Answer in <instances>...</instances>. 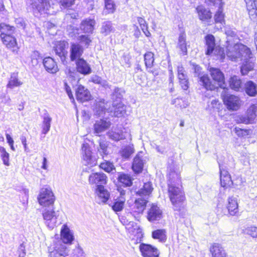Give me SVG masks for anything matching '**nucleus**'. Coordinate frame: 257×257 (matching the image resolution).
Instances as JSON below:
<instances>
[{"label": "nucleus", "instance_id": "obj_15", "mask_svg": "<svg viewBox=\"0 0 257 257\" xmlns=\"http://www.w3.org/2000/svg\"><path fill=\"white\" fill-rule=\"evenodd\" d=\"M225 168L223 165L219 164L220 184L222 187L227 188L232 185L233 182L230 174Z\"/></svg>", "mask_w": 257, "mask_h": 257}, {"label": "nucleus", "instance_id": "obj_28", "mask_svg": "<svg viewBox=\"0 0 257 257\" xmlns=\"http://www.w3.org/2000/svg\"><path fill=\"white\" fill-rule=\"evenodd\" d=\"M210 251L213 257H227V254L221 244L213 243L210 247Z\"/></svg>", "mask_w": 257, "mask_h": 257}, {"label": "nucleus", "instance_id": "obj_9", "mask_svg": "<svg viewBox=\"0 0 257 257\" xmlns=\"http://www.w3.org/2000/svg\"><path fill=\"white\" fill-rule=\"evenodd\" d=\"M225 105L229 110L236 111L243 104L242 101L236 95H226L223 98Z\"/></svg>", "mask_w": 257, "mask_h": 257}, {"label": "nucleus", "instance_id": "obj_42", "mask_svg": "<svg viewBox=\"0 0 257 257\" xmlns=\"http://www.w3.org/2000/svg\"><path fill=\"white\" fill-rule=\"evenodd\" d=\"M229 85L232 89L239 91L241 88L242 83L241 80L237 76H233L230 78Z\"/></svg>", "mask_w": 257, "mask_h": 257}, {"label": "nucleus", "instance_id": "obj_22", "mask_svg": "<svg viewBox=\"0 0 257 257\" xmlns=\"http://www.w3.org/2000/svg\"><path fill=\"white\" fill-rule=\"evenodd\" d=\"M76 97L78 101L84 102L90 100L91 95L87 88L81 85H79L76 89Z\"/></svg>", "mask_w": 257, "mask_h": 257}, {"label": "nucleus", "instance_id": "obj_8", "mask_svg": "<svg viewBox=\"0 0 257 257\" xmlns=\"http://www.w3.org/2000/svg\"><path fill=\"white\" fill-rule=\"evenodd\" d=\"M257 105L252 104L247 109L245 114L238 115L235 117V121L237 123H253L256 118Z\"/></svg>", "mask_w": 257, "mask_h": 257}, {"label": "nucleus", "instance_id": "obj_5", "mask_svg": "<svg viewBox=\"0 0 257 257\" xmlns=\"http://www.w3.org/2000/svg\"><path fill=\"white\" fill-rule=\"evenodd\" d=\"M39 204L44 208L54 206L55 201L54 194L50 188H42L37 197Z\"/></svg>", "mask_w": 257, "mask_h": 257}, {"label": "nucleus", "instance_id": "obj_37", "mask_svg": "<svg viewBox=\"0 0 257 257\" xmlns=\"http://www.w3.org/2000/svg\"><path fill=\"white\" fill-rule=\"evenodd\" d=\"M114 115L117 117L123 116L126 113V106L121 102L113 104Z\"/></svg>", "mask_w": 257, "mask_h": 257}, {"label": "nucleus", "instance_id": "obj_41", "mask_svg": "<svg viewBox=\"0 0 257 257\" xmlns=\"http://www.w3.org/2000/svg\"><path fill=\"white\" fill-rule=\"evenodd\" d=\"M22 84L23 82L18 79L17 75L13 74L11 75L7 87L10 89H13L15 87H19Z\"/></svg>", "mask_w": 257, "mask_h": 257}, {"label": "nucleus", "instance_id": "obj_17", "mask_svg": "<svg viewBox=\"0 0 257 257\" xmlns=\"http://www.w3.org/2000/svg\"><path fill=\"white\" fill-rule=\"evenodd\" d=\"M107 182V177L103 173H91L88 177V182L90 185H103Z\"/></svg>", "mask_w": 257, "mask_h": 257}, {"label": "nucleus", "instance_id": "obj_55", "mask_svg": "<svg viewBox=\"0 0 257 257\" xmlns=\"http://www.w3.org/2000/svg\"><path fill=\"white\" fill-rule=\"evenodd\" d=\"M99 167L101 169L108 173L112 172L115 169L113 164L108 161L101 163Z\"/></svg>", "mask_w": 257, "mask_h": 257}, {"label": "nucleus", "instance_id": "obj_20", "mask_svg": "<svg viewBox=\"0 0 257 257\" xmlns=\"http://www.w3.org/2000/svg\"><path fill=\"white\" fill-rule=\"evenodd\" d=\"M61 239L64 244H71L74 239L73 233L66 224H64L61 229Z\"/></svg>", "mask_w": 257, "mask_h": 257}, {"label": "nucleus", "instance_id": "obj_33", "mask_svg": "<svg viewBox=\"0 0 257 257\" xmlns=\"http://www.w3.org/2000/svg\"><path fill=\"white\" fill-rule=\"evenodd\" d=\"M108 138L111 140L118 141L125 139L122 132L116 128H112L107 133Z\"/></svg>", "mask_w": 257, "mask_h": 257}, {"label": "nucleus", "instance_id": "obj_4", "mask_svg": "<svg viewBox=\"0 0 257 257\" xmlns=\"http://www.w3.org/2000/svg\"><path fill=\"white\" fill-rule=\"evenodd\" d=\"M206 46V54L213 55L216 56L217 59L222 60L225 58V54L222 49L216 46L215 43V38L212 35H207L205 37Z\"/></svg>", "mask_w": 257, "mask_h": 257}, {"label": "nucleus", "instance_id": "obj_48", "mask_svg": "<svg viewBox=\"0 0 257 257\" xmlns=\"http://www.w3.org/2000/svg\"><path fill=\"white\" fill-rule=\"evenodd\" d=\"M113 31L112 24L110 22H104L102 23L100 33L104 36L109 35L111 32Z\"/></svg>", "mask_w": 257, "mask_h": 257}, {"label": "nucleus", "instance_id": "obj_44", "mask_svg": "<svg viewBox=\"0 0 257 257\" xmlns=\"http://www.w3.org/2000/svg\"><path fill=\"white\" fill-rule=\"evenodd\" d=\"M152 237L160 241L165 242L166 240V232L165 229H157L152 232Z\"/></svg>", "mask_w": 257, "mask_h": 257}, {"label": "nucleus", "instance_id": "obj_53", "mask_svg": "<svg viewBox=\"0 0 257 257\" xmlns=\"http://www.w3.org/2000/svg\"><path fill=\"white\" fill-rule=\"evenodd\" d=\"M0 155L4 164L6 166H9L10 165V155L3 147H0Z\"/></svg>", "mask_w": 257, "mask_h": 257}, {"label": "nucleus", "instance_id": "obj_36", "mask_svg": "<svg viewBox=\"0 0 257 257\" xmlns=\"http://www.w3.org/2000/svg\"><path fill=\"white\" fill-rule=\"evenodd\" d=\"M135 149L133 145H128L122 148L119 151L121 157L124 159H128L134 153Z\"/></svg>", "mask_w": 257, "mask_h": 257}, {"label": "nucleus", "instance_id": "obj_40", "mask_svg": "<svg viewBox=\"0 0 257 257\" xmlns=\"http://www.w3.org/2000/svg\"><path fill=\"white\" fill-rule=\"evenodd\" d=\"M125 201V197L117 198L111 205V208L114 212L121 211L123 207Z\"/></svg>", "mask_w": 257, "mask_h": 257}, {"label": "nucleus", "instance_id": "obj_43", "mask_svg": "<svg viewBox=\"0 0 257 257\" xmlns=\"http://www.w3.org/2000/svg\"><path fill=\"white\" fill-rule=\"evenodd\" d=\"M245 91L249 96H254L257 94V85L251 81H248L245 84Z\"/></svg>", "mask_w": 257, "mask_h": 257}, {"label": "nucleus", "instance_id": "obj_57", "mask_svg": "<svg viewBox=\"0 0 257 257\" xmlns=\"http://www.w3.org/2000/svg\"><path fill=\"white\" fill-rule=\"evenodd\" d=\"M75 0H60V5L64 9L69 8L75 3Z\"/></svg>", "mask_w": 257, "mask_h": 257}, {"label": "nucleus", "instance_id": "obj_11", "mask_svg": "<svg viewBox=\"0 0 257 257\" xmlns=\"http://www.w3.org/2000/svg\"><path fill=\"white\" fill-rule=\"evenodd\" d=\"M110 102L105 101L103 99L95 100L93 106L94 115L98 117H103L106 112H109Z\"/></svg>", "mask_w": 257, "mask_h": 257}, {"label": "nucleus", "instance_id": "obj_50", "mask_svg": "<svg viewBox=\"0 0 257 257\" xmlns=\"http://www.w3.org/2000/svg\"><path fill=\"white\" fill-rule=\"evenodd\" d=\"M154 54L151 52H148L144 55L145 65L148 68H151L154 62Z\"/></svg>", "mask_w": 257, "mask_h": 257}, {"label": "nucleus", "instance_id": "obj_3", "mask_svg": "<svg viewBox=\"0 0 257 257\" xmlns=\"http://www.w3.org/2000/svg\"><path fill=\"white\" fill-rule=\"evenodd\" d=\"M153 190V187L150 182L144 184L143 187L139 190L137 193L140 196H145V198L136 199L132 207V211L137 214H142L144 212L148 201L146 197L150 195Z\"/></svg>", "mask_w": 257, "mask_h": 257}, {"label": "nucleus", "instance_id": "obj_29", "mask_svg": "<svg viewBox=\"0 0 257 257\" xmlns=\"http://www.w3.org/2000/svg\"><path fill=\"white\" fill-rule=\"evenodd\" d=\"M95 21L93 19H86L80 24V29L85 33H92Z\"/></svg>", "mask_w": 257, "mask_h": 257}, {"label": "nucleus", "instance_id": "obj_63", "mask_svg": "<svg viewBox=\"0 0 257 257\" xmlns=\"http://www.w3.org/2000/svg\"><path fill=\"white\" fill-rule=\"evenodd\" d=\"M20 139H21V142L24 146L25 152H26L27 153L29 152V150L27 146L26 138L25 136H21Z\"/></svg>", "mask_w": 257, "mask_h": 257}, {"label": "nucleus", "instance_id": "obj_13", "mask_svg": "<svg viewBox=\"0 0 257 257\" xmlns=\"http://www.w3.org/2000/svg\"><path fill=\"white\" fill-rule=\"evenodd\" d=\"M50 257H65L68 255V250L66 246L59 242L50 248Z\"/></svg>", "mask_w": 257, "mask_h": 257}, {"label": "nucleus", "instance_id": "obj_31", "mask_svg": "<svg viewBox=\"0 0 257 257\" xmlns=\"http://www.w3.org/2000/svg\"><path fill=\"white\" fill-rule=\"evenodd\" d=\"M3 43L8 48L11 49L15 51L17 48L16 38L12 35H6L1 37Z\"/></svg>", "mask_w": 257, "mask_h": 257}, {"label": "nucleus", "instance_id": "obj_16", "mask_svg": "<svg viewBox=\"0 0 257 257\" xmlns=\"http://www.w3.org/2000/svg\"><path fill=\"white\" fill-rule=\"evenodd\" d=\"M96 199L99 204L106 203L110 197V193L103 185H97L95 191Z\"/></svg>", "mask_w": 257, "mask_h": 257}, {"label": "nucleus", "instance_id": "obj_24", "mask_svg": "<svg viewBox=\"0 0 257 257\" xmlns=\"http://www.w3.org/2000/svg\"><path fill=\"white\" fill-rule=\"evenodd\" d=\"M250 18L257 21V0H244Z\"/></svg>", "mask_w": 257, "mask_h": 257}, {"label": "nucleus", "instance_id": "obj_38", "mask_svg": "<svg viewBox=\"0 0 257 257\" xmlns=\"http://www.w3.org/2000/svg\"><path fill=\"white\" fill-rule=\"evenodd\" d=\"M15 31V27L5 23L0 24V37L13 35Z\"/></svg>", "mask_w": 257, "mask_h": 257}, {"label": "nucleus", "instance_id": "obj_19", "mask_svg": "<svg viewBox=\"0 0 257 257\" xmlns=\"http://www.w3.org/2000/svg\"><path fill=\"white\" fill-rule=\"evenodd\" d=\"M72 32H69V35L71 37L77 38L79 42L84 47L87 48L92 42V39L89 35H81L78 36V29H72Z\"/></svg>", "mask_w": 257, "mask_h": 257}, {"label": "nucleus", "instance_id": "obj_60", "mask_svg": "<svg viewBox=\"0 0 257 257\" xmlns=\"http://www.w3.org/2000/svg\"><path fill=\"white\" fill-rule=\"evenodd\" d=\"M205 2L210 6L217 5L219 7L222 6V0H205Z\"/></svg>", "mask_w": 257, "mask_h": 257}, {"label": "nucleus", "instance_id": "obj_39", "mask_svg": "<svg viewBox=\"0 0 257 257\" xmlns=\"http://www.w3.org/2000/svg\"><path fill=\"white\" fill-rule=\"evenodd\" d=\"M199 82L200 84L207 90H212L217 87L214 84L211 83V82L207 75H204L200 76Z\"/></svg>", "mask_w": 257, "mask_h": 257}, {"label": "nucleus", "instance_id": "obj_30", "mask_svg": "<svg viewBox=\"0 0 257 257\" xmlns=\"http://www.w3.org/2000/svg\"><path fill=\"white\" fill-rule=\"evenodd\" d=\"M31 5L35 14L37 12L41 14L47 13L45 8L47 6V3L46 0H33Z\"/></svg>", "mask_w": 257, "mask_h": 257}, {"label": "nucleus", "instance_id": "obj_21", "mask_svg": "<svg viewBox=\"0 0 257 257\" xmlns=\"http://www.w3.org/2000/svg\"><path fill=\"white\" fill-rule=\"evenodd\" d=\"M70 58L72 61L80 59L83 53V48L78 43H73L71 44L70 49Z\"/></svg>", "mask_w": 257, "mask_h": 257}, {"label": "nucleus", "instance_id": "obj_7", "mask_svg": "<svg viewBox=\"0 0 257 257\" xmlns=\"http://www.w3.org/2000/svg\"><path fill=\"white\" fill-rule=\"evenodd\" d=\"M81 156L85 165L93 167L97 165V159L92 155L91 148L88 143H83L82 145Z\"/></svg>", "mask_w": 257, "mask_h": 257}, {"label": "nucleus", "instance_id": "obj_56", "mask_svg": "<svg viewBox=\"0 0 257 257\" xmlns=\"http://www.w3.org/2000/svg\"><path fill=\"white\" fill-rule=\"evenodd\" d=\"M40 58V54L37 51H33L31 56V64L33 66H37L39 63V59Z\"/></svg>", "mask_w": 257, "mask_h": 257}, {"label": "nucleus", "instance_id": "obj_23", "mask_svg": "<svg viewBox=\"0 0 257 257\" xmlns=\"http://www.w3.org/2000/svg\"><path fill=\"white\" fill-rule=\"evenodd\" d=\"M162 218V211L157 205L153 204L148 211L147 218L150 221L159 220Z\"/></svg>", "mask_w": 257, "mask_h": 257}, {"label": "nucleus", "instance_id": "obj_46", "mask_svg": "<svg viewBox=\"0 0 257 257\" xmlns=\"http://www.w3.org/2000/svg\"><path fill=\"white\" fill-rule=\"evenodd\" d=\"M105 8L103 14L106 15L108 14H112L115 10V7L112 0H104Z\"/></svg>", "mask_w": 257, "mask_h": 257}, {"label": "nucleus", "instance_id": "obj_10", "mask_svg": "<svg viewBox=\"0 0 257 257\" xmlns=\"http://www.w3.org/2000/svg\"><path fill=\"white\" fill-rule=\"evenodd\" d=\"M68 43L64 41L56 42L54 46V50L57 55L61 59L62 63L67 64Z\"/></svg>", "mask_w": 257, "mask_h": 257}, {"label": "nucleus", "instance_id": "obj_34", "mask_svg": "<svg viewBox=\"0 0 257 257\" xmlns=\"http://www.w3.org/2000/svg\"><path fill=\"white\" fill-rule=\"evenodd\" d=\"M177 47L180 49L182 54L183 55L187 54V48L186 41V35L184 33H182L179 35Z\"/></svg>", "mask_w": 257, "mask_h": 257}, {"label": "nucleus", "instance_id": "obj_35", "mask_svg": "<svg viewBox=\"0 0 257 257\" xmlns=\"http://www.w3.org/2000/svg\"><path fill=\"white\" fill-rule=\"evenodd\" d=\"M199 19L202 21L207 20L211 18V13L209 10L200 6L196 8Z\"/></svg>", "mask_w": 257, "mask_h": 257}, {"label": "nucleus", "instance_id": "obj_14", "mask_svg": "<svg viewBox=\"0 0 257 257\" xmlns=\"http://www.w3.org/2000/svg\"><path fill=\"white\" fill-rule=\"evenodd\" d=\"M139 249L143 257H159L160 252L158 248L151 244L142 243Z\"/></svg>", "mask_w": 257, "mask_h": 257}, {"label": "nucleus", "instance_id": "obj_64", "mask_svg": "<svg viewBox=\"0 0 257 257\" xmlns=\"http://www.w3.org/2000/svg\"><path fill=\"white\" fill-rule=\"evenodd\" d=\"M90 81L96 84H99L101 82V78L97 75H93L91 77Z\"/></svg>", "mask_w": 257, "mask_h": 257}, {"label": "nucleus", "instance_id": "obj_6", "mask_svg": "<svg viewBox=\"0 0 257 257\" xmlns=\"http://www.w3.org/2000/svg\"><path fill=\"white\" fill-rule=\"evenodd\" d=\"M42 215L46 226L50 229H53L56 226L58 216L54 207L44 208Z\"/></svg>", "mask_w": 257, "mask_h": 257}, {"label": "nucleus", "instance_id": "obj_47", "mask_svg": "<svg viewBox=\"0 0 257 257\" xmlns=\"http://www.w3.org/2000/svg\"><path fill=\"white\" fill-rule=\"evenodd\" d=\"M98 152L103 158L104 156L108 155L110 153L108 148V143L104 141H100Z\"/></svg>", "mask_w": 257, "mask_h": 257}, {"label": "nucleus", "instance_id": "obj_25", "mask_svg": "<svg viewBox=\"0 0 257 257\" xmlns=\"http://www.w3.org/2000/svg\"><path fill=\"white\" fill-rule=\"evenodd\" d=\"M43 64L45 70L49 73L54 74L58 71V67L54 60L50 57L45 58Z\"/></svg>", "mask_w": 257, "mask_h": 257}, {"label": "nucleus", "instance_id": "obj_2", "mask_svg": "<svg viewBox=\"0 0 257 257\" xmlns=\"http://www.w3.org/2000/svg\"><path fill=\"white\" fill-rule=\"evenodd\" d=\"M170 184L168 186L170 200L176 210H180L185 200V196L181 186L180 173L171 172L169 174Z\"/></svg>", "mask_w": 257, "mask_h": 257}, {"label": "nucleus", "instance_id": "obj_26", "mask_svg": "<svg viewBox=\"0 0 257 257\" xmlns=\"http://www.w3.org/2000/svg\"><path fill=\"white\" fill-rule=\"evenodd\" d=\"M76 65L78 72L83 75H88L91 73V68L89 64L83 59L78 60Z\"/></svg>", "mask_w": 257, "mask_h": 257}, {"label": "nucleus", "instance_id": "obj_18", "mask_svg": "<svg viewBox=\"0 0 257 257\" xmlns=\"http://www.w3.org/2000/svg\"><path fill=\"white\" fill-rule=\"evenodd\" d=\"M212 79L217 83L218 86L225 88L224 76L223 73L218 68L211 67L209 69Z\"/></svg>", "mask_w": 257, "mask_h": 257}, {"label": "nucleus", "instance_id": "obj_58", "mask_svg": "<svg viewBox=\"0 0 257 257\" xmlns=\"http://www.w3.org/2000/svg\"><path fill=\"white\" fill-rule=\"evenodd\" d=\"M177 72L179 81L188 78L186 74L185 73L184 69L182 66L178 67Z\"/></svg>", "mask_w": 257, "mask_h": 257}, {"label": "nucleus", "instance_id": "obj_49", "mask_svg": "<svg viewBox=\"0 0 257 257\" xmlns=\"http://www.w3.org/2000/svg\"><path fill=\"white\" fill-rule=\"evenodd\" d=\"M51 121L52 118L48 114H46L44 116L43 121V134H46L49 131Z\"/></svg>", "mask_w": 257, "mask_h": 257}, {"label": "nucleus", "instance_id": "obj_32", "mask_svg": "<svg viewBox=\"0 0 257 257\" xmlns=\"http://www.w3.org/2000/svg\"><path fill=\"white\" fill-rule=\"evenodd\" d=\"M238 202L237 199L234 197H230L228 199L227 209L229 214L231 215H234L238 212Z\"/></svg>", "mask_w": 257, "mask_h": 257}, {"label": "nucleus", "instance_id": "obj_12", "mask_svg": "<svg viewBox=\"0 0 257 257\" xmlns=\"http://www.w3.org/2000/svg\"><path fill=\"white\" fill-rule=\"evenodd\" d=\"M146 162L147 158L144 156V153L143 152H139L134 158L132 163V168L135 173H141Z\"/></svg>", "mask_w": 257, "mask_h": 257}, {"label": "nucleus", "instance_id": "obj_54", "mask_svg": "<svg viewBox=\"0 0 257 257\" xmlns=\"http://www.w3.org/2000/svg\"><path fill=\"white\" fill-rule=\"evenodd\" d=\"M244 232L253 238H257V227L254 226L247 227L244 230Z\"/></svg>", "mask_w": 257, "mask_h": 257}, {"label": "nucleus", "instance_id": "obj_52", "mask_svg": "<svg viewBox=\"0 0 257 257\" xmlns=\"http://www.w3.org/2000/svg\"><path fill=\"white\" fill-rule=\"evenodd\" d=\"M120 182L126 186H130L132 184V180L130 175L125 174H121L118 177Z\"/></svg>", "mask_w": 257, "mask_h": 257}, {"label": "nucleus", "instance_id": "obj_45", "mask_svg": "<svg viewBox=\"0 0 257 257\" xmlns=\"http://www.w3.org/2000/svg\"><path fill=\"white\" fill-rule=\"evenodd\" d=\"M214 20L216 24H220L219 28L222 29V26L224 24V15L222 12V6L219 7L217 12L214 16Z\"/></svg>", "mask_w": 257, "mask_h": 257}, {"label": "nucleus", "instance_id": "obj_59", "mask_svg": "<svg viewBox=\"0 0 257 257\" xmlns=\"http://www.w3.org/2000/svg\"><path fill=\"white\" fill-rule=\"evenodd\" d=\"M234 131L238 137H244L248 135L249 134V130L241 129L239 127H235L234 130Z\"/></svg>", "mask_w": 257, "mask_h": 257}, {"label": "nucleus", "instance_id": "obj_61", "mask_svg": "<svg viewBox=\"0 0 257 257\" xmlns=\"http://www.w3.org/2000/svg\"><path fill=\"white\" fill-rule=\"evenodd\" d=\"M180 85L183 90H187L189 87L188 79L186 78L179 81Z\"/></svg>", "mask_w": 257, "mask_h": 257}, {"label": "nucleus", "instance_id": "obj_1", "mask_svg": "<svg viewBox=\"0 0 257 257\" xmlns=\"http://www.w3.org/2000/svg\"><path fill=\"white\" fill-rule=\"evenodd\" d=\"M225 33L227 37L226 46V55L231 61L239 62L243 61L241 67L242 75H246L248 72L253 70L254 67L253 54L250 50L246 46L241 44H233L229 37L233 38L234 40H238L236 32L230 27L225 28Z\"/></svg>", "mask_w": 257, "mask_h": 257}, {"label": "nucleus", "instance_id": "obj_51", "mask_svg": "<svg viewBox=\"0 0 257 257\" xmlns=\"http://www.w3.org/2000/svg\"><path fill=\"white\" fill-rule=\"evenodd\" d=\"M171 103L180 108H185L188 106L189 104L187 100L180 98L173 99Z\"/></svg>", "mask_w": 257, "mask_h": 257}, {"label": "nucleus", "instance_id": "obj_62", "mask_svg": "<svg viewBox=\"0 0 257 257\" xmlns=\"http://www.w3.org/2000/svg\"><path fill=\"white\" fill-rule=\"evenodd\" d=\"M220 105L219 101L218 99H213L211 100L210 104L209 106L213 108H219Z\"/></svg>", "mask_w": 257, "mask_h": 257}, {"label": "nucleus", "instance_id": "obj_27", "mask_svg": "<svg viewBox=\"0 0 257 257\" xmlns=\"http://www.w3.org/2000/svg\"><path fill=\"white\" fill-rule=\"evenodd\" d=\"M110 125L111 122L109 120L102 119L97 120L93 125L94 133L97 134L101 133L108 128Z\"/></svg>", "mask_w": 257, "mask_h": 257}]
</instances>
